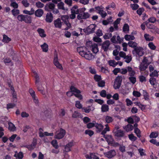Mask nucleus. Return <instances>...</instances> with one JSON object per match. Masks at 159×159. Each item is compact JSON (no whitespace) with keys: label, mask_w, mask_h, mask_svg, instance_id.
Listing matches in <instances>:
<instances>
[{"label":"nucleus","mask_w":159,"mask_h":159,"mask_svg":"<svg viewBox=\"0 0 159 159\" xmlns=\"http://www.w3.org/2000/svg\"><path fill=\"white\" fill-rule=\"evenodd\" d=\"M85 8H81L79 13L77 16L78 20L86 19L89 17L90 15L88 12H85Z\"/></svg>","instance_id":"nucleus-1"},{"label":"nucleus","mask_w":159,"mask_h":159,"mask_svg":"<svg viewBox=\"0 0 159 159\" xmlns=\"http://www.w3.org/2000/svg\"><path fill=\"white\" fill-rule=\"evenodd\" d=\"M81 8H78L77 5L74 6L70 9L71 14L70 15V18L71 19H74L76 18V15H78L80 12V11Z\"/></svg>","instance_id":"nucleus-2"},{"label":"nucleus","mask_w":159,"mask_h":159,"mask_svg":"<svg viewBox=\"0 0 159 159\" xmlns=\"http://www.w3.org/2000/svg\"><path fill=\"white\" fill-rule=\"evenodd\" d=\"M110 44V42L109 40H107L104 42L100 44L101 46V49L102 51H103L105 53H106L109 50V46Z\"/></svg>","instance_id":"nucleus-3"},{"label":"nucleus","mask_w":159,"mask_h":159,"mask_svg":"<svg viewBox=\"0 0 159 159\" xmlns=\"http://www.w3.org/2000/svg\"><path fill=\"white\" fill-rule=\"evenodd\" d=\"M65 134V130L61 128L57 131L55 133V134L54 138L59 139H61L64 137Z\"/></svg>","instance_id":"nucleus-4"},{"label":"nucleus","mask_w":159,"mask_h":159,"mask_svg":"<svg viewBox=\"0 0 159 159\" xmlns=\"http://www.w3.org/2000/svg\"><path fill=\"white\" fill-rule=\"evenodd\" d=\"M148 61V59L146 57H144L143 60L139 66V68L140 71L145 70L148 67L149 65Z\"/></svg>","instance_id":"nucleus-5"},{"label":"nucleus","mask_w":159,"mask_h":159,"mask_svg":"<svg viewBox=\"0 0 159 159\" xmlns=\"http://www.w3.org/2000/svg\"><path fill=\"white\" fill-rule=\"evenodd\" d=\"M96 25L95 24H91L86 29H84V32L87 34H89L94 32Z\"/></svg>","instance_id":"nucleus-6"},{"label":"nucleus","mask_w":159,"mask_h":159,"mask_svg":"<svg viewBox=\"0 0 159 159\" xmlns=\"http://www.w3.org/2000/svg\"><path fill=\"white\" fill-rule=\"evenodd\" d=\"M119 55L120 57L124 58L125 61L127 63H129L132 60V57L131 55L128 54L126 56V53L123 51H120Z\"/></svg>","instance_id":"nucleus-7"},{"label":"nucleus","mask_w":159,"mask_h":159,"mask_svg":"<svg viewBox=\"0 0 159 159\" xmlns=\"http://www.w3.org/2000/svg\"><path fill=\"white\" fill-rule=\"evenodd\" d=\"M17 18L19 21H23L26 23H30V16L28 15H19L17 16Z\"/></svg>","instance_id":"nucleus-8"},{"label":"nucleus","mask_w":159,"mask_h":159,"mask_svg":"<svg viewBox=\"0 0 159 159\" xmlns=\"http://www.w3.org/2000/svg\"><path fill=\"white\" fill-rule=\"evenodd\" d=\"M122 77L121 76H118L116 78L114 81V87L115 89H119L121 85Z\"/></svg>","instance_id":"nucleus-9"},{"label":"nucleus","mask_w":159,"mask_h":159,"mask_svg":"<svg viewBox=\"0 0 159 159\" xmlns=\"http://www.w3.org/2000/svg\"><path fill=\"white\" fill-rule=\"evenodd\" d=\"M70 89L71 92H74L75 93H73L76 97L79 98L80 99L82 98V96L80 94V91L77 89L76 88L73 86H71L70 87Z\"/></svg>","instance_id":"nucleus-10"},{"label":"nucleus","mask_w":159,"mask_h":159,"mask_svg":"<svg viewBox=\"0 0 159 159\" xmlns=\"http://www.w3.org/2000/svg\"><path fill=\"white\" fill-rule=\"evenodd\" d=\"M58 56L57 52H55L54 54L53 63L54 65L57 67L60 70L63 69L62 67L61 64H60L58 60Z\"/></svg>","instance_id":"nucleus-11"},{"label":"nucleus","mask_w":159,"mask_h":159,"mask_svg":"<svg viewBox=\"0 0 159 159\" xmlns=\"http://www.w3.org/2000/svg\"><path fill=\"white\" fill-rule=\"evenodd\" d=\"M30 95L32 97V99L36 105H38L39 101L37 97L35 95V92L33 90L30 89Z\"/></svg>","instance_id":"nucleus-12"},{"label":"nucleus","mask_w":159,"mask_h":159,"mask_svg":"<svg viewBox=\"0 0 159 159\" xmlns=\"http://www.w3.org/2000/svg\"><path fill=\"white\" fill-rule=\"evenodd\" d=\"M77 51L82 57H83L87 52V48L85 47H78L77 48Z\"/></svg>","instance_id":"nucleus-13"},{"label":"nucleus","mask_w":159,"mask_h":159,"mask_svg":"<svg viewBox=\"0 0 159 159\" xmlns=\"http://www.w3.org/2000/svg\"><path fill=\"white\" fill-rule=\"evenodd\" d=\"M134 51H135L139 57L142 56L144 54L143 49L140 47H137L134 48V50L132 51L133 54Z\"/></svg>","instance_id":"nucleus-14"},{"label":"nucleus","mask_w":159,"mask_h":159,"mask_svg":"<svg viewBox=\"0 0 159 159\" xmlns=\"http://www.w3.org/2000/svg\"><path fill=\"white\" fill-rule=\"evenodd\" d=\"M53 24L55 28L61 29L62 22L61 21L60 19L58 18L54 21Z\"/></svg>","instance_id":"nucleus-15"},{"label":"nucleus","mask_w":159,"mask_h":159,"mask_svg":"<svg viewBox=\"0 0 159 159\" xmlns=\"http://www.w3.org/2000/svg\"><path fill=\"white\" fill-rule=\"evenodd\" d=\"M53 19V15L51 12H48L47 13L45 19V20L47 22L49 23L52 22Z\"/></svg>","instance_id":"nucleus-16"},{"label":"nucleus","mask_w":159,"mask_h":159,"mask_svg":"<svg viewBox=\"0 0 159 159\" xmlns=\"http://www.w3.org/2000/svg\"><path fill=\"white\" fill-rule=\"evenodd\" d=\"M55 7V5L54 3L50 2L45 5L44 8L45 10L50 11L54 9Z\"/></svg>","instance_id":"nucleus-17"},{"label":"nucleus","mask_w":159,"mask_h":159,"mask_svg":"<svg viewBox=\"0 0 159 159\" xmlns=\"http://www.w3.org/2000/svg\"><path fill=\"white\" fill-rule=\"evenodd\" d=\"M105 156L108 158H111L114 157L116 154V152L115 150H111L110 151L104 153Z\"/></svg>","instance_id":"nucleus-18"},{"label":"nucleus","mask_w":159,"mask_h":159,"mask_svg":"<svg viewBox=\"0 0 159 159\" xmlns=\"http://www.w3.org/2000/svg\"><path fill=\"white\" fill-rule=\"evenodd\" d=\"M115 135L118 137H124L125 135V132L121 130H116L114 131Z\"/></svg>","instance_id":"nucleus-19"},{"label":"nucleus","mask_w":159,"mask_h":159,"mask_svg":"<svg viewBox=\"0 0 159 159\" xmlns=\"http://www.w3.org/2000/svg\"><path fill=\"white\" fill-rule=\"evenodd\" d=\"M64 3L62 2H60L59 3H57V6L59 9L62 10L64 11H68V9L67 7H64Z\"/></svg>","instance_id":"nucleus-20"},{"label":"nucleus","mask_w":159,"mask_h":159,"mask_svg":"<svg viewBox=\"0 0 159 159\" xmlns=\"http://www.w3.org/2000/svg\"><path fill=\"white\" fill-rule=\"evenodd\" d=\"M73 142L68 143L65 147V151L68 152L71 151V148L73 146Z\"/></svg>","instance_id":"nucleus-21"},{"label":"nucleus","mask_w":159,"mask_h":159,"mask_svg":"<svg viewBox=\"0 0 159 159\" xmlns=\"http://www.w3.org/2000/svg\"><path fill=\"white\" fill-rule=\"evenodd\" d=\"M90 48L92 51L94 53H96L98 51V45L97 44L94 43L92 44L90 46Z\"/></svg>","instance_id":"nucleus-22"},{"label":"nucleus","mask_w":159,"mask_h":159,"mask_svg":"<svg viewBox=\"0 0 159 159\" xmlns=\"http://www.w3.org/2000/svg\"><path fill=\"white\" fill-rule=\"evenodd\" d=\"M86 59L90 60H92L94 58L93 56L88 51L84 57Z\"/></svg>","instance_id":"nucleus-23"},{"label":"nucleus","mask_w":159,"mask_h":159,"mask_svg":"<svg viewBox=\"0 0 159 159\" xmlns=\"http://www.w3.org/2000/svg\"><path fill=\"white\" fill-rule=\"evenodd\" d=\"M149 81L150 84L153 86L154 88H156L157 87L156 84L157 82L155 78L152 77L150 78Z\"/></svg>","instance_id":"nucleus-24"},{"label":"nucleus","mask_w":159,"mask_h":159,"mask_svg":"<svg viewBox=\"0 0 159 159\" xmlns=\"http://www.w3.org/2000/svg\"><path fill=\"white\" fill-rule=\"evenodd\" d=\"M43 13V11L41 9H38L35 12V15L38 17H41Z\"/></svg>","instance_id":"nucleus-25"},{"label":"nucleus","mask_w":159,"mask_h":159,"mask_svg":"<svg viewBox=\"0 0 159 159\" xmlns=\"http://www.w3.org/2000/svg\"><path fill=\"white\" fill-rule=\"evenodd\" d=\"M37 31L38 32L39 35L42 38L45 37L46 34L45 33V31L43 29L41 28H39L38 29Z\"/></svg>","instance_id":"nucleus-26"},{"label":"nucleus","mask_w":159,"mask_h":159,"mask_svg":"<svg viewBox=\"0 0 159 159\" xmlns=\"http://www.w3.org/2000/svg\"><path fill=\"white\" fill-rule=\"evenodd\" d=\"M41 47L43 52H47L48 50V45L45 43L41 45Z\"/></svg>","instance_id":"nucleus-27"},{"label":"nucleus","mask_w":159,"mask_h":159,"mask_svg":"<svg viewBox=\"0 0 159 159\" xmlns=\"http://www.w3.org/2000/svg\"><path fill=\"white\" fill-rule=\"evenodd\" d=\"M105 138L109 144H111L114 143V139L111 135H107L105 137Z\"/></svg>","instance_id":"nucleus-28"},{"label":"nucleus","mask_w":159,"mask_h":159,"mask_svg":"<svg viewBox=\"0 0 159 159\" xmlns=\"http://www.w3.org/2000/svg\"><path fill=\"white\" fill-rule=\"evenodd\" d=\"M95 127L97 129V131L98 132L101 131L103 129V126L101 124L95 123Z\"/></svg>","instance_id":"nucleus-29"},{"label":"nucleus","mask_w":159,"mask_h":159,"mask_svg":"<svg viewBox=\"0 0 159 159\" xmlns=\"http://www.w3.org/2000/svg\"><path fill=\"white\" fill-rule=\"evenodd\" d=\"M11 41V39L7 35L4 34L3 35L2 41L4 43H7Z\"/></svg>","instance_id":"nucleus-30"},{"label":"nucleus","mask_w":159,"mask_h":159,"mask_svg":"<svg viewBox=\"0 0 159 159\" xmlns=\"http://www.w3.org/2000/svg\"><path fill=\"white\" fill-rule=\"evenodd\" d=\"M8 125V129L10 131H14L16 130V127L11 122H9Z\"/></svg>","instance_id":"nucleus-31"},{"label":"nucleus","mask_w":159,"mask_h":159,"mask_svg":"<svg viewBox=\"0 0 159 159\" xmlns=\"http://www.w3.org/2000/svg\"><path fill=\"white\" fill-rule=\"evenodd\" d=\"M134 128L133 126L130 124H128L126 126H125L124 129L127 132L132 130Z\"/></svg>","instance_id":"nucleus-32"},{"label":"nucleus","mask_w":159,"mask_h":159,"mask_svg":"<svg viewBox=\"0 0 159 159\" xmlns=\"http://www.w3.org/2000/svg\"><path fill=\"white\" fill-rule=\"evenodd\" d=\"M61 18L64 23L66 22L69 21L68 19L70 18V15L69 16L67 15H63L61 16Z\"/></svg>","instance_id":"nucleus-33"},{"label":"nucleus","mask_w":159,"mask_h":159,"mask_svg":"<svg viewBox=\"0 0 159 159\" xmlns=\"http://www.w3.org/2000/svg\"><path fill=\"white\" fill-rule=\"evenodd\" d=\"M109 107L106 104H103L101 107V111L102 112H105L108 111Z\"/></svg>","instance_id":"nucleus-34"},{"label":"nucleus","mask_w":159,"mask_h":159,"mask_svg":"<svg viewBox=\"0 0 159 159\" xmlns=\"http://www.w3.org/2000/svg\"><path fill=\"white\" fill-rule=\"evenodd\" d=\"M125 39L127 41L134 40L135 39V37L133 35L126 34L125 36Z\"/></svg>","instance_id":"nucleus-35"},{"label":"nucleus","mask_w":159,"mask_h":159,"mask_svg":"<svg viewBox=\"0 0 159 159\" xmlns=\"http://www.w3.org/2000/svg\"><path fill=\"white\" fill-rule=\"evenodd\" d=\"M37 139L35 138H34L32 141V143L30 145V150L34 149L37 144Z\"/></svg>","instance_id":"nucleus-36"},{"label":"nucleus","mask_w":159,"mask_h":159,"mask_svg":"<svg viewBox=\"0 0 159 159\" xmlns=\"http://www.w3.org/2000/svg\"><path fill=\"white\" fill-rule=\"evenodd\" d=\"M129 47L133 48H135L137 47V43L132 41H129L128 43Z\"/></svg>","instance_id":"nucleus-37"},{"label":"nucleus","mask_w":159,"mask_h":159,"mask_svg":"<svg viewBox=\"0 0 159 159\" xmlns=\"http://www.w3.org/2000/svg\"><path fill=\"white\" fill-rule=\"evenodd\" d=\"M144 37L147 41H152L153 39V37L150 36L149 34H145L144 35Z\"/></svg>","instance_id":"nucleus-38"},{"label":"nucleus","mask_w":159,"mask_h":159,"mask_svg":"<svg viewBox=\"0 0 159 159\" xmlns=\"http://www.w3.org/2000/svg\"><path fill=\"white\" fill-rule=\"evenodd\" d=\"M91 107L90 106H89L86 107H84L82 108V111L86 113H89L91 110Z\"/></svg>","instance_id":"nucleus-39"},{"label":"nucleus","mask_w":159,"mask_h":159,"mask_svg":"<svg viewBox=\"0 0 159 159\" xmlns=\"http://www.w3.org/2000/svg\"><path fill=\"white\" fill-rule=\"evenodd\" d=\"M134 103L136 105L139 107L142 110H143L145 109L144 105L141 104L140 102H135Z\"/></svg>","instance_id":"nucleus-40"},{"label":"nucleus","mask_w":159,"mask_h":159,"mask_svg":"<svg viewBox=\"0 0 159 159\" xmlns=\"http://www.w3.org/2000/svg\"><path fill=\"white\" fill-rule=\"evenodd\" d=\"M108 63L110 66L115 67L118 64V62H116L114 60H110L108 61Z\"/></svg>","instance_id":"nucleus-41"},{"label":"nucleus","mask_w":159,"mask_h":159,"mask_svg":"<svg viewBox=\"0 0 159 159\" xmlns=\"http://www.w3.org/2000/svg\"><path fill=\"white\" fill-rule=\"evenodd\" d=\"M105 121L107 123H110L112 122L113 119L112 117L110 116H107L105 117Z\"/></svg>","instance_id":"nucleus-42"},{"label":"nucleus","mask_w":159,"mask_h":159,"mask_svg":"<svg viewBox=\"0 0 159 159\" xmlns=\"http://www.w3.org/2000/svg\"><path fill=\"white\" fill-rule=\"evenodd\" d=\"M51 144L56 149H57L58 147L57 142L56 140H53L51 142Z\"/></svg>","instance_id":"nucleus-43"},{"label":"nucleus","mask_w":159,"mask_h":159,"mask_svg":"<svg viewBox=\"0 0 159 159\" xmlns=\"http://www.w3.org/2000/svg\"><path fill=\"white\" fill-rule=\"evenodd\" d=\"M128 137L131 141L133 142L135 141L137 139V137L135 136L133 134H129Z\"/></svg>","instance_id":"nucleus-44"},{"label":"nucleus","mask_w":159,"mask_h":159,"mask_svg":"<svg viewBox=\"0 0 159 159\" xmlns=\"http://www.w3.org/2000/svg\"><path fill=\"white\" fill-rule=\"evenodd\" d=\"M11 12L12 15L16 16L20 13V11L17 9H13L11 10Z\"/></svg>","instance_id":"nucleus-45"},{"label":"nucleus","mask_w":159,"mask_h":159,"mask_svg":"<svg viewBox=\"0 0 159 159\" xmlns=\"http://www.w3.org/2000/svg\"><path fill=\"white\" fill-rule=\"evenodd\" d=\"M134 132L138 137L140 138L141 137V131L138 128H136L134 129Z\"/></svg>","instance_id":"nucleus-46"},{"label":"nucleus","mask_w":159,"mask_h":159,"mask_svg":"<svg viewBox=\"0 0 159 159\" xmlns=\"http://www.w3.org/2000/svg\"><path fill=\"white\" fill-rule=\"evenodd\" d=\"M158 135V132H152L150 135V137L151 138H156Z\"/></svg>","instance_id":"nucleus-47"},{"label":"nucleus","mask_w":159,"mask_h":159,"mask_svg":"<svg viewBox=\"0 0 159 159\" xmlns=\"http://www.w3.org/2000/svg\"><path fill=\"white\" fill-rule=\"evenodd\" d=\"M143 94L144 98L145 100H148L149 99V97L147 92L144 90H143Z\"/></svg>","instance_id":"nucleus-48"},{"label":"nucleus","mask_w":159,"mask_h":159,"mask_svg":"<svg viewBox=\"0 0 159 159\" xmlns=\"http://www.w3.org/2000/svg\"><path fill=\"white\" fill-rule=\"evenodd\" d=\"M14 156L17 158L18 159H22L23 157V155L22 152H20L17 155L15 154Z\"/></svg>","instance_id":"nucleus-49"},{"label":"nucleus","mask_w":159,"mask_h":159,"mask_svg":"<svg viewBox=\"0 0 159 159\" xmlns=\"http://www.w3.org/2000/svg\"><path fill=\"white\" fill-rule=\"evenodd\" d=\"M149 75L150 77H158V72L156 70H154L151 74H150Z\"/></svg>","instance_id":"nucleus-50"},{"label":"nucleus","mask_w":159,"mask_h":159,"mask_svg":"<svg viewBox=\"0 0 159 159\" xmlns=\"http://www.w3.org/2000/svg\"><path fill=\"white\" fill-rule=\"evenodd\" d=\"M130 6L132 9L134 10H136L138 8L139 6L136 4H131Z\"/></svg>","instance_id":"nucleus-51"},{"label":"nucleus","mask_w":159,"mask_h":159,"mask_svg":"<svg viewBox=\"0 0 159 159\" xmlns=\"http://www.w3.org/2000/svg\"><path fill=\"white\" fill-rule=\"evenodd\" d=\"M11 3L10 4V6L12 7L14 9H15L17 8L18 7V4L15 2L11 1Z\"/></svg>","instance_id":"nucleus-52"},{"label":"nucleus","mask_w":159,"mask_h":159,"mask_svg":"<svg viewBox=\"0 0 159 159\" xmlns=\"http://www.w3.org/2000/svg\"><path fill=\"white\" fill-rule=\"evenodd\" d=\"M34 74L33 76L35 79V81L36 83L39 82V75L37 74V73L35 72H33Z\"/></svg>","instance_id":"nucleus-53"},{"label":"nucleus","mask_w":159,"mask_h":159,"mask_svg":"<svg viewBox=\"0 0 159 159\" xmlns=\"http://www.w3.org/2000/svg\"><path fill=\"white\" fill-rule=\"evenodd\" d=\"M105 82L104 80H101L98 82V84L99 87H103L105 86Z\"/></svg>","instance_id":"nucleus-54"},{"label":"nucleus","mask_w":159,"mask_h":159,"mask_svg":"<svg viewBox=\"0 0 159 159\" xmlns=\"http://www.w3.org/2000/svg\"><path fill=\"white\" fill-rule=\"evenodd\" d=\"M94 78L95 80L98 82L101 80V77L100 75H95L94 76Z\"/></svg>","instance_id":"nucleus-55"},{"label":"nucleus","mask_w":159,"mask_h":159,"mask_svg":"<svg viewBox=\"0 0 159 159\" xmlns=\"http://www.w3.org/2000/svg\"><path fill=\"white\" fill-rule=\"evenodd\" d=\"M72 0H65V3L67 4L69 7H70L72 5Z\"/></svg>","instance_id":"nucleus-56"},{"label":"nucleus","mask_w":159,"mask_h":159,"mask_svg":"<svg viewBox=\"0 0 159 159\" xmlns=\"http://www.w3.org/2000/svg\"><path fill=\"white\" fill-rule=\"evenodd\" d=\"M98 13L101 15L102 18H104L107 15L106 12L102 10Z\"/></svg>","instance_id":"nucleus-57"},{"label":"nucleus","mask_w":159,"mask_h":159,"mask_svg":"<svg viewBox=\"0 0 159 159\" xmlns=\"http://www.w3.org/2000/svg\"><path fill=\"white\" fill-rule=\"evenodd\" d=\"M64 23L66 26V27L64 29L65 30H67L71 28V24L69 22V21H66V22H65Z\"/></svg>","instance_id":"nucleus-58"},{"label":"nucleus","mask_w":159,"mask_h":159,"mask_svg":"<svg viewBox=\"0 0 159 159\" xmlns=\"http://www.w3.org/2000/svg\"><path fill=\"white\" fill-rule=\"evenodd\" d=\"M35 5L37 7L39 8H42L44 6V4L40 2H36Z\"/></svg>","instance_id":"nucleus-59"},{"label":"nucleus","mask_w":159,"mask_h":159,"mask_svg":"<svg viewBox=\"0 0 159 159\" xmlns=\"http://www.w3.org/2000/svg\"><path fill=\"white\" fill-rule=\"evenodd\" d=\"M112 34L111 33H107L103 36V38L105 39H108L112 37Z\"/></svg>","instance_id":"nucleus-60"},{"label":"nucleus","mask_w":159,"mask_h":159,"mask_svg":"<svg viewBox=\"0 0 159 159\" xmlns=\"http://www.w3.org/2000/svg\"><path fill=\"white\" fill-rule=\"evenodd\" d=\"M133 94L135 97H140L141 95L140 92L136 91H134L133 93Z\"/></svg>","instance_id":"nucleus-61"},{"label":"nucleus","mask_w":159,"mask_h":159,"mask_svg":"<svg viewBox=\"0 0 159 159\" xmlns=\"http://www.w3.org/2000/svg\"><path fill=\"white\" fill-rule=\"evenodd\" d=\"M129 80L133 84H134L136 82V78L135 77L131 76L129 78Z\"/></svg>","instance_id":"nucleus-62"},{"label":"nucleus","mask_w":159,"mask_h":159,"mask_svg":"<svg viewBox=\"0 0 159 159\" xmlns=\"http://www.w3.org/2000/svg\"><path fill=\"white\" fill-rule=\"evenodd\" d=\"M129 26L127 24H125L124 25L123 27V31L124 32L128 31L129 30Z\"/></svg>","instance_id":"nucleus-63"},{"label":"nucleus","mask_w":159,"mask_h":159,"mask_svg":"<svg viewBox=\"0 0 159 159\" xmlns=\"http://www.w3.org/2000/svg\"><path fill=\"white\" fill-rule=\"evenodd\" d=\"M100 95L102 97H105L107 95L106 90H102L100 93Z\"/></svg>","instance_id":"nucleus-64"}]
</instances>
